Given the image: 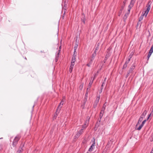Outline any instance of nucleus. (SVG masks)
Masks as SVG:
<instances>
[{"mask_svg":"<svg viewBox=\"0 0 153 153\" xmlns=\"http://www.w3.org/2000/svg\"><path fill=\"white\" fill-rule=\"evenodd\" d=\"M21 136L20 135H17L14 138L12 143V146L14 147H16L20 139Z\"/></svg>","mask_w":153,"mask_h":153,"instance_id":"f257e3e1","label":"nucleus"},{"mask_svg":"<svg viewBox=\"0 0 153 153\" xmlns=\"http://www.w3.org/2000/svg\"><path fill=\"white\" fill-rule=\"evenodd\" d=\"M152 2L151 1H149L146 5V7H147V9L146 10L144 11V13H143V14L141 16V19H142L143 16H145L146 17V16L147 14H148L149 12V11L150 9V5L151 4Z\"/></svg>","mask_w":153,"mask_h":153,"instance_id":"f03ea898","label":"nucleus"},{"mask_svg":"<svg viewBox=\"0 0 153 153\" xmlns=\"http://www.w3.org/2000/svg\"><path fill=\"white\" fill-rule=\"evenodd\" d=\"M83 132V129H81L79 131L75 136V139L78 138L80 136Z\"/></svg>","mask_w":153,"mask_h":153,"instance_id":"7ed1b4c3","label":"nucleus"},{"mask_svg":"<svg viewBox=\"0 0 153 153\" xmlns=\"http://www.w3.org/2000/svg\"><path fill=\"white\" fill-rule=\"evenodd\" d=\"M64 101L62 100L61 102L59 104L57 108V111H59L58 113H59V112L61 110V109L62 107V105L64 103Z\"/></svg>","mask_w":153,"mask_h":153,"instance_id":"20e7f679","label":"nucleus"},{"mask_svg":"<svg viewBox=\"0 0 153 153\" xmlns=\"http://www.w3.org/2000/svg\"><path fill=\"white\" fill-rule=\"evenodd\" d=\"M135 66L134 65H132L130 68V70L127 73L126 75V77H127L129 75L130 73H131L133 70L134 69Z\"/></svg>","mask_w":153,"mask_h":153,"instance_id":"39448f33","label":"nucleus"},{"mask_svg":"<svg viewBox=\"0 0 153 153\" xmlns=\"http://www.w3.org/2000/svg\"><path fill=\"white\" fill-rule=\"evenodd\" d=\"M95 140L94 139L93 142V143L91 145V147H90L88 149V151L89 152H91L93 150V149L94 146H95Z\"/></svg>","mask_w":153,"mask_h":153,"instance_id":"423d86ee","label":"nucleus"},{"mask_svg":"<svg viewBox=\"0 0 153 153\" xmlns=\"http://www.w3.org/2000/svg\"><path fill=\"white\" fill-rule=\"evenodd\" d=\"M153 52V45H152L151 48L149 52V53L147 56V57L148 59L149 58L151 55L152 53Z\"/></svg>","mask_w":153,"mask_h":153,"instance_id":"0eeeda50","label":"nucleus"},{"mask_svg":"<svg viewBox=\"0 0 153 153\" xmlns=\"http://www.w3.org/2000/svg\"><path fill=\"white\" fill-rule=\"evenodd\" d=\"M112 145V142L111 140L108 141V142L106 147L105 149H106V150L109 149L111 145Z\"/></svg>","mask_w":153,"mask_h":153,"instance_id":"6e6552de","label":"nucleus"},{"mask_svg":"<svg viewBox=\"0 0 153 153\" xmlns=\"http://www.w3.org/2000/svg\"><path fill=\"white\" fill-rule=\"evenodd\" d=\"M90 118V117L89 116H88L87 117L86 120L84 123L85 125H86L87 126H88Z\"/></svg>","mask_w":153,"mask_h":153,"instance_id":"1a4fd4ad","label":"nucleus"},{"mask_svg":"<svg viewBox=\"0 0 153 153\" xmlns=\"http://www.w3.org/2000/svg\"><path fill=\"white\" fill-rule=\"evenodd\" d=\"M93 59H91L89 61V63L87 64V65L88 67H90L91 66V65L92 64V62H93Z\"/></svg>","mask_w":153,"mask_h":153,"instance_id":"9d476101","label":"nucleus"},{"mask_svg":"<svg viewBox=\"0 0 153 153\" xmlns=\"http://www.w3.org/2000/svg\"><path fill=\"white\" fill-rule=\"evenodd\" d=\"M58 111H57V110H56V112H55V113L54 114V115L53 117V118H54L55 119H56V118L57 117L58 115V114L59 113H58Z\"/></svg>","mask_w":153,"mask_h":153,"instance_id":"9b49d317","label":"nucleus"},{"mask_svg":"<svg viewBox=\"0 0 153 153\" xmlns=\"http://www.w3.org/2000/svg\"><path fill=\"white\" fill-rule=\"evenodd\" d=\"M60 49H59L58 50V52L57 53V54L56 55V57L57 58H59V53L60 52Z\"/></svg>","mask_w":153,"mask_h":153,"instance_id":"f8f14e48","label":"nucleus"},{"mask_svg":"<svg viewBox=\"0 0 153 153\" xmlns=\"http://www.w3.org/2000/svg\"><path fill=\"white\" fill-rule=\"evenodd\" d=\"M96 53L94 52V53L92 54L91 59H93V60L94 59V58L96 56Z\"/></svg>","mask_w":153,"mask_h":153,"instance_id":"ddd939ff","label":"nucleus"},{"mask_svg":"<svg viewBox=\"0 0 153 153\" xmlns=\"http://www.w3.org/2000/svg\"><path fill=\"white\" fill-rule=\"evenodd\" d=\"M67 7V5L65 3L64 6L62 7V8L64 10H65V11H66V8Z\"/></svg>","mask_w":153,"mask_h":153,"instance_id":"4468645a","label":"nucleus"},{"mask_svg":"<svg viewBox=\"0 0 153 153\" xmlns=\"http://www.w3.org/2000/svg\"><path fill=\"white\" fill-rule=\"evenodd\" d=\"M23 149L22 148H20L17 151V153H20L22 152Z\"/></svg>","mask_w":153,"mask_h":153,"instance_id":"2eb2a0df","label":"nucleus"},{"mask_svg":"<svg viewBox=\"0 0 153 153\" xmlns=\"http://www.w3.org/2000/svg\"><path fill=\"white\" fill-rule=\"evenodd\" d=\"M100 96L97 97L95 102H97V103H98V102H99V100H100Z\"/></svg>","mask_w":153,"mask_h":153,"instance_id":"dca6fc26","label":"nucleus"},{"mask_svg":"<svg viewBox=\"0 0 153 153\" xmlns=\"http://www.w3.org/2000/svg\"><path fill=\"white\" fill-rule=\"evenodd\" d=\"M135 0H131L130 4L132 5V6H133L135 3Z\"/></svg>","mask_w":153,"mask_h":153,"instance_id":"f3484780","label":"nucleus"},{"mask_svg":"<svg viewBox=\"0 0 153 153\" xmlns=\"http://www.w3.org/2000/svg\"><path fill=\"white\" fill-rule=\"evenodd\" d=\"M78 43H77V42L76 43L74 47V51H76L78 47Z\"/></svg>","mask_w":153,"mask_h":153,"instance_id":"a211bd4d","label":"nucleus"},{"mask_svg":"<svg viewBox=\"0 0 153 153\" xmlns=\"http://www.w3.org/2000/svg\"><path fill=\"white\" fill-rule=\"evenodd\" d=\"M128 64V63H127V62H125L124 64L123 65V69H125L127 67V66Z\"/></svg>","mask_w":153,"mask_h":153,"instance_id":"6ab92c4d","label":"nucleus"},{"mask_svg":"<svg viewBox=\"0 0 153 153\" xmlns=\"http://www.w3.org/2000/svg\"><path fill=\"white\" fill-rule=\"evenodd\" d=\"M93 82H92V81H90L89 84H88V88H90L91 86V85L92 84Z\"/></svg>","mask_w":153,"mask_h":153,"instance_id":"aec40b11","label":"nucleus"},{"mask_svg":"<svg viewBox=\"0 0 153 153\" xmlns=\"http://www.w3.org/2000/svg\"><path fill=\"white\" fill-rule=\"evenodd\" d=\"M83 83H82L79 86V89L81 90H82L83 88Z\"/></svg>","mask_w":153,"mask_h":153,"instance_id":"412c9836","label":"nucleus"},{"mask_svg":"<svg viewBox=\"0 0 153 153\" xmlns=\"http://www.w3.org/2000/svg\"><path fill=\"white\" fill-rule=\"evenodd\" d=\"M129 14L128 13H127L125 14V15H124V20L126 19H127V17L128 16Z\"/></svg>","mask_w":153,"mask_h":153,"instance_id":"4be33fe9","label":"nucleus"},{"mask_svg":"<svg viewBox=\"0 0 153 153\" xmlns=\"http://www.w3.org/2000/svg\"><path fill=\"white\" fill-rule=\"evenodd\" d=\"M147 113V111L146 110H145L143 113L142 114V116H145Z\"/></svg>","mask_w":153,"mask_h":153,"instance_id":"5701e85b","label":"nucleus"},{"mask_svg":"<svg viewBox=\"0 0 153 153\" xmlns=\"http://www.w3.org/2000/svg\"><path fill=\"white\" fill-rule=\"evenodd\" d=\"M99 49V45H98L96 47L94 52L96 53V52H97V51Z\"/></svg>","mask_w":153,"mask_h":153,"instance_id":"b1692460","label":"nucleus"},{"mask_svg":"<svg viewBox=\"0 0 153 153\" xmlns=\"http://www.w3.org/2000/svg\"><path fill=\"white\" fill-rule=\"evenodd\" d=\"M73 67H74L73 66H70V68H69V72L70 73H71L72 72Z\"/></svg>","mask_w":153,"mask_h":153,"instance_id":"393cba45","label":"nucleus"},{"mask_svg":"<svg viewBox=\"0 0 153 153\" xmlns=\"http://www.w3.org/2000/svg\"><path fill=\"white\" fill-rule=\"evenodd\" d=\"M98 103L94 102L93 106L94 108H95L96 107Z\"/></svg>","mask_w":153,"mask_h":153,"instance_id":"a878e982","label":"nucleus"},{"mask_svg":"<svg viewBox=\"0 0 153 153\" xmlns=\"http://www.w3.org/2000/svg\"><path fill=\"white\" fill-rule=\"evenodd\" d=\"M143 126L141 124L139 126V127L137 129V130H140L142 127Z\"/></svg>","mask_w":153,"mask_h":153,"instance_id":"bb28decb","label":"nucleus"},{"mask_svg":"<svg viewBox=\"0 0 153 153\" xmlns=\"http://www.w3.org/2000/svg\"><path fill=\"white\" fill-rule=\"evenodd\" d=\"M125 6V5H123L121 6V8L120 9V13H122V11L123 10V9L124 7Z\"/></svg>","mask_w":153,"mask_h":153,"instance_id":"cd10ccee","label":"nucleus"},{"mask_svg":"<svg viewBox=\"0 0 153 153\" xmlns=\"http://www.w3.org/2000/svg\"><path fill=\"white\" fill-rule=\"evenodd\" d=\"M110 52L109 51H108L106 55V56L107 57H109L110 55Z\"/></svg>","mask_w":153,"mask_h":153,"instance_id":"c85d7f7f","label":"nucleus"},{"mask_svg":"<svg viewBox=\"0 0 153 153\" xmlns=\"http://www.w3.org/2000/svg\"><path fill=\"white\" fill-rule=\"evenodd\" d=\"M87 126H87L86 125H85V124H84V125L82 126V129H83V130L84 129H85Z\"/></svg>","mask_w":153,"mask_h":153,"instance_id":"c756f323","label":"nucleus"},{"mask_svg":"<svg viewBox=\"0 0 153 153\" xmlns=\"http://www.w3.org/2000/svg\"><path fill=\"white\" fill-rule=\"evenodd\" d=\"M103 114H100V120H99V121L100 122L101 120V118L103 116Z\"/></svg>","mask_w":153,"mask_h":153,"instance_id":"7c9ffc66","label":"nucleus"},{"mask_svg":"<svg viewBox=\"0 0 153 153\" xmlns=\"http://www.w3.org/2000/svg\"><path fill=\"white\" fill-rule=\"evenodd\" d=\"M105 83H104V82H102V85L101 86V87H100L101 89H103V88L104 86L105 85Z\"/></svg>","mask_w":153,"mask_h":153,"instance_id":"2f4dec72","label":"nucleus"},{"mask_svg":"<svg viewBox=\"0 0 153 153\" xmlns=\"http://www.w3.org/2000/svg\"><path fill=\"white\" fill-rule=\"evenodd\" d=\"M77 54V52L76 51H74V54L73 56H76Z\"/></svg>","mask_w":153,"mask_h":153,"instance_id":"473e14b6","label":"nucleus"},{"mask_svg":"<svg viewBox=\"0 0 153 153\" xmlns=\"http://www.w3.org/2000/svg\"><path fill=\"white\" fill-rule=\"evenodd\" d=\"M66 12L65 10H64V13L63 14V16L62 17V19H64V16H65V13H66Z\"/></svg>","mask_w":153,"mask_h":153,"instance_id":"72a5a7b5","label":"nucleus"},{"mask_svg":"<svg viewBox=\"0 0 153 153\" xmlns=\"http://www.w3.org/2000/svg\"><path fill=\"white\" fill-rule=\"evenodd\" d=\"M104 110H104V109H102V110H101V111H100V113L102 114H103L104 113Z\"/></svg>","mask_w":153,"mask_h":153,"instance_id":"f704fd0d","label":"nucleus"},{"mask_svg":"<svg viewBox=\"0 0 153 153\" xmlns=\"http://www.w3.org/2000/svg\"><path fill=\"white\" fill-rule=\"evenodd\" d=\"M146 120H143V122H142L141 124L143 126L144 125L145 123L146 122Z\"/></svg>","mask_w":153,"mask_h":153,"instance_id":"c9c22d12","label":"nucleus"},{"mask_svg":"<svg viewBox=\"0 0 153 153\" xmlns=\"http://www.w3.org/2000/svg\"><path fill=\"white\" fill-rule=\"evenodd\" d=\"M143 120V119L142 118V117H140L138 121L140 122H141Z\"/></svg>","mask_w":153,"mask_h":153,"instance_id":"e433bc0d","label":"nucleus"},{"mask_svg":"<svg viewBox=\"0 0 153 153\" xmlns=\"http://www.w3.org/2000/svg\"><path fill=\"white\" fill-rule=\"evenodd\" d=\"M153 111V108L152 109V112H151V113H150V114L149 115V116H148V118H147V120H148V119H149V117H150V116L152 114V111Z\"/></svg>","mask_w":153,"mask_h":153,"instance_id":"4c0bfd02","label":"nucleus"},{"mask_svg":"<svg viewBox=\"0 0 153 153\" xmlns=\"http://www.w3.org/2000/svg\"><path fill=\"white\" fill-rule=\"evenodd\" d=\"M133 7L132 5H131V4H130V5L128 6V9L130 8V9H131V8Z\"/></svg>","mask_w":153,"mask_h":153,"instance_id":"58836bf2","label":"nucleus"},{"mask_svg":"<svg viewBox=\"0 0 153 153\" xmlns=\"http://www.w3.org/2000/svg\"><path fill=\"white\" fill-rule=\"evenodd\" d=\"M75 61H76V59H72L71 62L75 63Z\"/></svg>","mask_w":153,"mask_h":153,"instance_id":"ea45409f","label":"nucleus"},{"mask_svg":"<svg viewBox=\"0 0 153 153\" xmlns=\"http://www.w3.org/2000/svg\"><path fill=\"white\" fill-rule=\"evenodd\" d=\"M74 64H75V63L71 62L70 66L74 67Z\"/></svg>","mask_w":153,"mask_h":153,"instance_id":"a19ab883","label":"nucleus"},{"mask_svg":"<svg viewBox=\"0 0 153 153\" xmlns=\"http://www.w3.org/2000/svg\"><path fill=\"white\" fill-rule=\"evenodd\" d=\"M131 58V57H130V58H129L128 59V60H127L126 61V62H127V63H128L130 61V59Z\"/></svg>","mask_w":153,"mask_h":153,"instance_id":"79ce46f5","label":"nucleus"},{"mask_svg":"<svg viewBox=\"0 0 153 153\" xmlns=\"http://www.w3.org/2000/svg\"><path fill=\"white\" fill-rule=\"evenodd\" d=\"M88 92L87 91L86 93V94H85V97H88Z\"/></svg>","mask_w":153,"mask_h":153,"instance_id":"37998d69","label":"nucleus"},{"mask_svg":"<svg viewBox=\"0 0 153 153\" xmlns=\"http://www.w3.org/2000/svg\"><path fill=\"white\" fill-rule=\"evenodd\" d=\"M105 104H104L103 105V107H102V109H104V110H105Z\"/></svg>","mask_w":153,"mask_h":153,"instance_id":"c03bdc74","label":"nucleus"},{"mask_svg":"<svg viewBox=\"0 0 153 153\" xmlns=\"http://www.w3.org/2000/svg\"><path fill=\"white\" fill-rule=\"evenodd\" d=\"M140 122H139L138 121V122H137V124L136 125V126H135V127H136L138 125L140 124Z\"/></svg>","mask_w":153,"mask_h":153,"instance_id":"a18cd8bd","label":"nucleus"},{"mask_svg":"<svg viewBox=\"0 0 153 153\" xmlns=\"http://www.w3.org/2000/svg\"><path fill=\"white\" fill-rule=\"evenodd\" d=\"M106 80V77H105V78L104 79L103 81L102 82H104V83H105Z\"/></svg>","mask_w":153,"mask_h":153,"instance_id":"49530a36","label":"nucleus"},{"mask_svg":"<svg viewBox=\"0 0 153 153\" xmlns=\"http://www.w3.org/2000/svg\"><path fill=\"white\" fill-rule=\"evenodd\" d=\"M127 0H124L123 1V4L124 5H125V4H126V2H127Z\"/></svg>","mask_w":153,"mask_h":153,"instance_id":"de8ad7c7","label":"nucleus"},{"mask_svg":"<svg viewBox=\"0 0 153 153\" xmlns=\"http://www.w3.org/2000/svg\"><path fill=\"white\" fill-rule=\"evenodd\" d=\"M102 89H101L99 90V93L100 94L102 93Z\"/></svg>","mask_w":153,"mask_h":153,"instance_id":"09e8293b","label":"nucleus"},{"mask_svg":"<svg viewBox=\"0 0 153 153\" xmlns=\"http://www.w3.org/2000/svg\"><path fill=\"white\" fill-rule=\"evenodd\" d=\"M94 78L93 79H92V78H91V80H90V81H92V82H93V81H94Z\"/></svg>","mask_w":153,"mask_h":153,"instance_id":"8fccbe9b","label":"nucleus"},{"mask_svg":"<svg viewBox=\"0 0 153 153\" xmlns=\"http://www.w3.org/2000/svg\"><path fill=\"white\" fill-rule=\"evenodd\" d=\"M90 88H88H88L87 89V91L88 92L90 91Z\"/></svg>","mask_w":153,"mask_h":153,"instance_id":"3c124183","label":"nucleus"},{"mask_svg":"<svg viewBox=\"0 0 153 153\" xmlns=\"http://www.w3.org/2000/svg\"><path fill=\"white\" fill-rule=\"evenodd\" d=\"M58 59H59L58 58H57L56 57V58H55L56 62H57L58 61Z\"/></svg>","mask_w":153,"mask_h":153,"instance_id":"603ef678","label":"nucleus"},{"mask_svg":"<svg viewBox=\"0 0 153 153\" xmlns=\"http://www.w3.org/2000/svg\"><path fill=\"white\" fill-rule=\"evenodd\" d=\"M130 10H131L130 8H129L128 10V13L129 14L130 13Z\"/></svg>","mask_w":153,"mask_h":153,"instance_id":"864d4df0","label":"nucleus"},{"mask_svg":"<svg viewBox=\"0 0 153 153\" xmlns=\"http://www.w3.org/2000/svg\"><path fill=\"white\" fill-rule=\"evenodd\" d=\"M76 56H73L72 59H76Z\"/></svg>","mask_w":153,"mask_h":153,"instance_id":"5fc2aeb1","label":"nucleus"},{"mask_svg":"<svg viewBox=\"0 0 153 153\" xmlns=\"http://www.w3.org/2000/svg\"><path fill=\"white\" fill-rule=\"evenodd\" d=\"M144 117H145V116H142V115H141L140 117H142V118H143H143H144Z\"/></svg>","mask_w":153,"mask_h":153,"instance_id":"6e6d98bb","label":"nucleus"},{"mask_svg":"<svg viewBox=\"0 0 153 153\" xmlns=\"http://www.w3.org/2000/svg\"><path fill=\"white\" fill-rule=\"evenodd\" d=\"M152 151H153V148L152 149V150H151V151L150 153H153L152 152Z\"/></svg>","mask_w":153,"mask_h":153,"instance_id":"4d7b16f0","label":"nucleus"},{"mask_svg":"<svg viewBox=\"0 0 153 153\" xmlns=\"http://www.w3.org/2000/svg\"><path fill=\"white\" fill-rule=\"evenodd\" d=\"M84 23H85V19L82 21Z\"/></svg>","mask_w":153,"mask_h":153,"instance_id":"13d9d810","label":"nucleus"},{"mask_svg":"<svg viewBox=\"0 0 153 153\" xmlns=\"http://www.w3.org/2000/svg\"><path fill=\"white\" fill-rule=\"evenodd\" d=\"M150 140L151 141H152L153 140V138H152V139H150Z\"/></svg>","mask_w":153,"mask_h":153,"instance_id":"bf43d9fd","label":"nucleus"},{"mask_svg":"<svg viewBox=\"0 0 153 153\" xmlns=\"http://www.w3.org/2000/svg\"><path fill=\"white\" fill-rule=\"evenodd\" d=\"M106 60V59H105H105H104V63H105V62Z\"/></svg>","mask_w":153,"mask_h":153,"instance_id":"052dcab7","label":"nucleus"},{"mask_svg":"<svg viewBox=\"0 0 153 153\" xmlns=\"http://www.w3.org/2000/svg\"><path fill=\"white\" fill-rule=\"evenodd\" d=\"M94 78H95V77H96V74H94Z\"/></svg>","mask_w":153,"mask_h":153,"instance_id":"680f3d73","label":"nucleus"},{"mask_svg":"<svg viewBox=\"0 0 153 153\" xmlns=\"http://www.w3.org/2000/svg\"><path fill=\"white\" fill-rule=\"evenodd\" d=\"M61 46H60L59 47V49H60H60H61Z\"/></svg>","mask_w":153,"mask_h":153,"instance_id":"e2e57ef3","label":"nucleus"},{"mask_svg":"<svg viewBox=\"0 0 153 153\" xmlns=\"http://www.w3.org/2000/svg\"><path fill=\"white\" fill-rule=\"evenodd\" d=\"M25 59L26 60H27V58H26V57H25Z\"/></svg>","mask_w":153,"mask_h":153,"instance_id":"0e129e2a","label":"nucleus"},{"mask_svg":"<svg viewBox=\"0 0 153 153\" xmlns=\"http://www.w3.org/2000/svg\"><path fill=\"white\" fill-rule=\"evenodd\" d=\"M120 14H119L118 15V16H120Z\"/></svg>","mask_w":153,"mask_h":153,"instance_id":"69168bd1","label":"nucleus"}]
</instances>
